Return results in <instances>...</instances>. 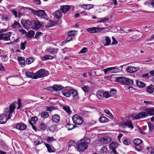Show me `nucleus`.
<instances>
[{
  "label": "nucleus",
  "instance_id": "f257e3e1",
  "mask_svg": "<svg viewBox=\"0 0 154 154\" xmlns=\"http://www.w3.org/2000/svg\"><path fill=\"white\" fill-rule=\"evenodd\" d=\"M91 141L90 139L88 137H85L81 140L76 145L77 150L80 152H82L88 148L89 144Z\"/></svg>",
  "mask_w": 154,
  "mask_h": 154
},
{
  "label": "nucleus",
  "instance_id": "f03ea898",
  "mask_svg": "<svg viewBox=\"0 0 154 154\" xmlns=\"http://www.w3.org/2000/svg\"><path fill=\"white\" fill-rule=\"evenodd\" d=\"M116 81L123 85L125 84L132 86L134 84V82L132 80L126 77H117L116 79Z\"/></svg>",
  "mask_w": 154,
  "mask_h": 154
},
{
  "label": "nucleus",
  "instance_id": "7ed1b4c3",
  "mask_svg": "<svg viewBox=\"0 0 154 154\" xmlns=\"http://www.w3.org/2000/svg\"><path fill=\"white\" fill-rule=\"evenodd\" d=\"M15 109V105L14 104V102L12 104H11L10 105L9 109L7 108L5 109V113H6L5 115H7L8 114V118L7 119H10L11 118L12 116L11 114L14 111V110Z\"/></svg>",
  "mask_w": 154,
  "mask_h": 154
},
{
  "label": "nucleus",
  "instance_id": "20e7f679",
  "mask_svg": "<svg viewBox=\"0 0 154 154\" xmlns=\"http://www.w3.org/2000/svg\"><path fill=\"white\" fill-rule=\"evenodd\" d=\"M72 120L74 124L77 125H81L83 123V118L78 114H75L72 116Z\"/></svg>",
  "mask_w": 154,
  "mask_h": 154
},
{
  "label": "nucleus",
  "instance_id": "39448f33",
  "mask_svg": "<svg viewBox=\"0 0 154 154\" xmlns=\"http://www.w3.org/2000/svg\"><path fill=\"white\" fill-rule=\"evenodd\" d=\"M33 14L39 17H42L45 19H48V16L45 11L43 10H33Z\"/></svg>",
  "mask_w": 154,
  "mask_h": 154
},
{
  "label": "nucleus",
  "instance_id": "423d86ee",
  "mask_svg": "<svg viewBox=\"0 0 154 154\" xmlns=\"http://www.w3.org/2000/svg\"><path fill=\"white\" fill-rule=\"evenodd\" d=\"M106 27L97 28L95 27L89 28L87 29V31L91 33L98 32L103 30L106 29Z\"/></svg>",
  "mask_w": 154,
  "mask_h": 154
},
{
  "label": "nucleus",
  "instance_id": "0eeeda50",
  "mask_svg": "<svg viewBox=\"0 0 154 154\" xmlns=\"http://www.w3.org/2000/svg\"><path fill=\"white\" fill-rule=\"evenodd\" d=\"M35 77L36 78V79L38 78L43 77L46 75V71L44 69H41L35 73Z\"/></svg>",
  "mask_w": 154,
  "mask_h": 154
},
{
  "label": "nucleus",
  "instance_id": "6e6552de",
  "mask_svg": "<svg viewBox=\"0 0 154 154\" xmlns=\"http://www.w3.org/2000/svg\"><path fill=\"white\" fill-rule=\"evenodd\" d=\"M139 69V68L138 67H135L131 66H130L127 67L126 70L127 72L130 73H134Z\"/></svg>",
  "mask_w": 154,
  "mask_h": 154
},
{
  "label": "nucleus",
  "instance_id": "1a4fd4ad",
  "mask_svg": "<svg viewBox=\"0 0 154 154\" xmlns=\"http://www.w3.org/2000/svg\"><path fill=\"white\" fill-rule=\"evenodd\" d=\"M11 33V32H9L8 34H0V40H4L5 41L10 40Z\"/></svg>",
  "mask_w": 154,
  "mask_h": 154
},
{
  "label": "nucleus",
  "instance_id": "9d476101",
  "mask_svg": "<svg viewBox=\"0 0 154 154\" xmlns=\"http://www.w3.org/2000/svg\"><path fill=\"white\" fill-rule=\"evenodd\" d=\"M34 21L33 20H26L22 21L21 23L23 26L25 28H26V26L28 25H31L32 27V25L33 24Z\"/></svg>",
  "mask_w": 154,
  "mask_h": 154
},
{
  "label": "nucleus",
  "instance_id": "9b49d317",
  "mask_svg": "<svg viewBox=\"0 0 154 154\" xmlns=\"http://www.w3.org/2000/svg\"><path fill=\"white\" fill-rule=\"evenodd\" d=\"M41 26V25L39 22L38 20H34L32 25V28L34 29L37 30Z\"/></svg>",
  "mask_w": 154,
  "mask_h": 154
},
{
  "label": "nucleus",
  "instance_id": "f8f14e48",
  "mask_svg": "<svg viewBox=\"0 0 154 154\" xmlns=\"http://www.w3.org/2000/svg\"><path fill=\"white\" fill-rule=\"evenodd\" d=\"M111 138L108 137H105L101 138L100 139V142L103 144H108L111 141Z\"/></svg>",
  "mask_w": 154,
  "mask_h": 154
},
{
  "label": "nucleus",
  "instance_id": "ddd939ff",
  "mask_svg": "<svg viewBox=\"0 0 154 154\" xmlns=\"http://www.w3.org/2000/svg\"><path fill=\"white\" fill-rule=\"evenodd\" d=\"M148 116V113L145 112H141L139 113L135 116L136 119H139L141 118H145Z\"/></svg>",
  "mask_w": 154,
  "mask_h": 154
},
{
  "label": "nucleus",
  "instance_id": "4468645a",
  "mask_svg": "<svg viewBox=\"0 0 154 154\" xmlns=\"http://www.w3.org/2000/svg\"><path fill=\"white\" fill-rule=\"evenodd\" d=\"M121 126L124 128H125L126 127L130 128L132 129L134 128V126L131 122H123L121 124Z\"/></svg>",
  "mask_w": 154,
  "mask_h": 154
},
{
  "label": "nucleus",
  "instance_id": "2eb2a0df",
  "mask_svg": "<svg viewBox=\"0 0 154 154\" xmlns=\"http://www.w3.org/2000/svg\"><path fill=\"white\" fill-rule=\"evenodd\" d=\"M27 128L26 125L24 124L19 123L17 124L16 128L20 131H23L25 129Z\"/></svg>",
  "mask_w": 154,
  "mask_h": 154
},
{
  "label": "nucleus",
  "instance_id": "dca6fc26",
  "mask_svg": "<svg viewBox=\"0 0 154 154\" xmlns=\"http://www.w3.org/2000/svg\"><path fill=\"white\" fill-rule=\"evenodd\" d=\"M7 115L5 114H1L0 115V123L5 124L7 121Z\"/></svg>",
  "mask_w": 154,
  "mask_h": 154
},
{
  "label": "nucleus",
  "instance_id": "f3484780",
  "mask_svg": "<svg viewBox=\"0 0 154 154\" xmlns=\"http://www.w3.org/2000/svg\"><path fill=\"white\" fill-rule=\"evenodd\" d=\"M60 116L57 114H55L53 115L52 117V121L54 122L57 123L59 122L60 121Z\"/></svg>",
  "mask_w": 154,
  "mask_h": 154
},
{
  "label": "nucleus",
  "instance_id": "a211bd4d",
  "mask_svg": "<svg viewBox=\"0 0 154 154\" xmlns=\"http://www.w3.org/2000/svg\"><path fill=\"white\" fill-rule=\"evenodd\" d=\"M70 8L69 6L68 5H63L60 6V9L63 13H65L69 11Z\"/></svg>",
  "mask_w": 154,
  "mask_h": 154
},
{
  "label": "nucleus",
  "instance_id": "6ab92c4d",
  "mask_svg": "<svg viewBox=\"0 0 154 154\" xmlns=\"http://www.w3.org/2000/svg\"><path fill=\"white\" fill-rule=\"evenodd\" d=\"M109 69L111 73H116L120 72L121 71V69L116 66L110 67Z\"/></svg>",
  "mask_w": 154,
  "mask_h": 154
},
{
  "label": "nucleus",
  "instance_id": "aec40b11",
  "mask_svg": "<svg viewBox=\"0 0 154 154\" xmlns=\"http://www.w3.org/2000/svg\"><path fill=\"white\" fill-rule=\"evenodd\" d=\"M25 75L28 78H31L33 79H36V78L35 77V76H36L35 73L32 72L27 71L25 73Z\"/></svg>",
  "mask_w": 154,
  "mask_h": 154
},
{
  "label": "nucleus",
  "instance_id": "412c9836",
  "mask_svg": "<svg viewBox=\"0 0 154 154\" xmlns=\"http://www.w3.org/2000/svg\"><path fill=\"white\" fill-rule=\"evenodd\" d=\"M69 91V90L64 89L62 91V93L64 96L66 97H69L70 96Z\"/></svg>",
  "mask_w": 154,
  "mask_h": 154
},
{
  "label": "nucleus",
  "instance_id": "4be33fe9",
  "mask_svg": "<svg viewBox=\"0 0 154 154\" xmlns=\"http://www.w3.org/2000/svg\"><path fill=\"white\" fill-rule=\"evenodd\" d=\"M54 16L55 18L59 19L61 17L62 14L60 11L57 10L54 13Z\"/></svg>",
  "mask_w": 154,
  "mask_h": 154
},
{
  "label": "nucleus",
  "instance_id": "5701e85b",
  "mask_svg": "<svg viewBox=\"0 0 154 154\" xmlns=\"http://www.w3.org/2000/svg\"><path fill=\"white\" fill-rule=\"evenodd\" d=\"M53 58V57L50 55H46L45 56L40 57L41 59L43 61L47 60H51Z\"/></svg>",
  "mask_w": 154,
  "mask_h": 154
},
{
  "label": "nucleus",
  "instance_id": "b1692460",
  "mask_svg": "<svg viewBox=\"0 0 154 154\" xmlns=\"http://www.w3.org/2000/svg\"><path fill=\"white\" fill-rule=\"evenodd\" d=\"M38 120V118L36 116L32 117L30 120L29 121V123L31 125H34L35 123Z\"/></svg>",
  "mask_w": 154,
  "mask_h": 154
},
{
  "label": "nucleus",
  "instance_id": "393cba45",
  "mask_svg": "<svg viewBox=\"0 0 154 154\" xmlns=\"http://www.w3.org/2000/svg\"><path fill=\"white\" fill-rule=\"evenodd\" d=\"M45 145L47 147L48 151L49 152H54V148L52 147V146L47 143L45 144Z\"/></svg>",
  "mask_w": 154,
  "mask_h": 154
},
{
  "label": "nucleus",
  "instance_id": "a878e982",
  "mask_svg": "<svg viewBox=\"0 0 154 154\" xmlns=\"http://www.w3.org/2000/svg\"><path fill=\"white\" fill-rule=\"evenodd\" d=\"M94 5L91 4L83 5L81 7L82 8L86 10H90L93 8Z\"/></svg>",
  "mask_w": 154,
  "mask_h": 154
},
{
  "label": "nucleus",
  "instance_id": "bb28decb",
  "mask_svg": "<svg viewBox=\"0 0 154 154\" xmlns=\"http://www.w3.org/2000/svg\"><path fill=\"white\" fill-rule=\"evenodd\" d=\"M70 95H71L73 97H74L78 94V92L75 89H71L69 90Z\"/></svg>",
  "mask_w": 154,
  "mask_h": 154
},
{
  "label": "nucleus",
  "instance_id": "cd10ccee",
  "mask_svg": "<svg viewBox=\"0 0 154 154\" xmlns=\"http://www.w3.org/2000/svg\"><path fill=\"white\" fill-rule=\"evenodd\" d=\"M118 146V144L116 142H112L109 145L110 148L112 150H116L115 149Z\"/></svg>",
  "mask_w": 154,
  "mask_h": 154
},
{
  "label": "nucleus",
  "instance_id": "c85d7f7f",
  "mask_svg": "<svg viewBox=\"0 0 154 154\" xmlns=\"http://www.w3.org/2000/svg\"><path fill=\"white\" fill-rule=\"evenodd\" d=\"M53 89L56 91H59L63 89V87L60 85H54L53 86Z\"/></svg>",
  "mask_w": 154,
  "mask_h": 154
},
{
  "label": "nucleus",
  "instance_id": "c756f323",
  "mask_svg": "<svg viewBox=\"0 0 154 154\" xmlns=\"http://www.w3.org/2000/svg\"><path fill=\"white\" fill-rule=\"evenodd\" d=\"M35 34L34 31L32 30L29 31L26 34V35L27 37L29 38H32L33 37Z\"/></svg>",
  "mask_w": 154,
  "mask_h": 154
},
{
  "label": "nucleus",
  "instance_id": "7c9ffc66",
  "mask_svg": "<svg viewBox=\"0 0 154 154\" xmlns=\"http://www.w3.org/2000/svg\"><path fill=\"white\" fill-rule=\"evenodd\" d=\"M103 91H98L97 93V96L99 99H101L103 98Z\"/></svg>",
  "mask_w": 154,
  "mask_h": 154
},
{
  "label": "nucleus",
  "instance_id": "2f4dec72",
  "mask_svg": "<svg viewBox=\"0 0 154 154\" xmlns=\"http://www.w3.org/2000/svg\"><path fill=\"white\" fill-rule=\"evenodd\" d=\"M136 83L137 85L140 88H142L145 86V85L144 83L139 80L136 81Z\"/></svg>",
  "mask_w": 154,
  "mask_h": 154
},
{
  "label": "nucleus",
  "instance_id": "473e14b6",
  "mask_svg": "<svg viewBox=\"0 0 154 154\" xmlns=\"http://www.w3.org/2000/svg\"><path fill=\"white\" fill-rule=\"evenodd\" d=\"M153 87V86L151 85L148 86L146 89L147 92L150 94L152 93L154 91Z\"/></svg>",
  "mask_w": 154,
  "mask_h": 154
},
{
  "label": "nucleus",
  "instance_id": "72a5a7b5",
  "mask_svg": "<svg viewBox=\"0 0 154 154\" xmlns=\"http://www.w3.org/2000/svg\"><path fill=\"white\" fill-rule=\"evenodd\" d=\"M148 115L149 114L150 116L154 115V107L147 109Z\"/></svg>",
  "mask_w": 154,
  "mask_h": 154
},
{
  "label": "nucleus",
  "instance_id": "f704fd0d",
  "mask_svg": "<svg viewBox=\"0 0 154 154\" xmlns=\"http://www.w3.org/2000/svg\"><path fill=\"white\" fill-rule=\"evenodd\" d=\"M66 127L68 129V131L72 130V129L75 128L77 126L73 124H69L66 125Z\"/></svg>",
  "mask_w": 154,
  "mask_h": 154
},
{
  "label": "nucleus",
  "instance_id": "c9c22d12",
  "mask_svg": "<svg viewBox=\"0 0 154 154\" xmlns=\"http://www.w3.org/2000/svg\"><path fill=\"white\" fill-rule=\"evenodd\" d=\"M133 142L135 145H140L142 142V140L139 138H137L134 140Z\"/></svg>",
  "mask_w": 154,
  "mask_h": 154
},
{
  "label": "nucleus",
  "instance_id": "e433bc0d",
  "mask_svg": "<svg viewBox=\"0 0 154 154\" xmlns=\"http://www.w3.org/2000/svg\"><path fill=\"white\" fill-rule=\"evenodd\" d=\"M63 109L68 114H70L72 112V111L70 110V107L68 106H63Z\"/></svg>",
  "mask_w": 154,
  "mask_h": 154
},
{
  "label": "nucleus",
  "instance_id": "4c0bfd02",
  "mask_svg": "<svg viewBox=\"0 0 154 154\" xmlns=\"http://www.w3.org/2000/svg\"><path fill=\"white\" fill-rule=\"evenodd\" d=\"M17 59L18 61L20 64L24 65L25 63V61L23 58L21 57H18Z\"/></svg>",
  "mask_w": 154,
  "mask_h": 154
},
{
  "label": "nucleus",
  "instance_id": "58836bf2",
  "mask_svg": "<svg viewBox=\"0 0 154 154\" xmlns=\"http://www.w3.org/2000/svg\"><path fill=\"white\" fill-rule=\"evenodd\" d=\"M106 43L104 44L105 46L109 45L111 43V40L110 38L108 36L105 37Z\"/></svg>",
  "mask_w": 154,
  "mask_h": 154
},
{
  "label": "nucleus",
  "instance_id": "ea45409f",
  "mask_svg": "<svg viewBox=\"0 0 154 154\" xmlns=\"http://www.w3.org/2000/svg\"><path fill=\"white\" fill-rule=\"evenodd\" d=\"M83 91L85 93H89L90 92V88L88 86H85L82 88Z\"/></svg>",
  "mask_w": 154,
  "mask_h": 154
},
{
  "label": "nucleus",
  "instance_id": "a19ab883",
  "mask_svg": "<svg viewBox=\"0 0 154 154\" xmlns=\"http://www.w3.org/2000/svg\"><path fill=\"white\" fill-rule=\"evenodd\" d=\"M20 24L17 21H15L13 24L11 26V27L13 28H19L20 27Z\"/></svg>",
  "mask_w": 154,
  "mask_h": 154
},
{
  "label": "nucleus",
  "instance_id": "79ce46f5",
  "mask_svg": "<svg viewBox=\"0 0 154 154\" xmlns=\"http://www.w3.org/2000/svg\"><path fill=\"white\" fill-rule=\"evenodd\" d=\"M100 121L101 123H105L108 122L109 119L104 117H100L99 118Z\"/></svg>",
  "mask_w": 154,
  "mask_h": 154
},
{
  "label": "nucleus",
  "instance_id": "37998d69",
  "mask_svg": "<svg viewBox=\"0 0 154 154\" xmlns=\"http://www.w3.org/2000/svg\"><path fill=\"white\" fill-rule=\"evenodd\" d=\"M123 143L125 145H128L131 143V140L129 138H125L124 140Z\"/></svg>",
  "mask_w": 154,
  "mask_h": 154
},
{
  "label": "nucleus",
  "instance_id": "c03bdc74",
  "mask_svg": "<svg viewBox=\"0 0 154 154\" xmlns=\"http://www.w3.org/2000/svg\"><path fill=\"white\" fill-rule=\"evenodd\" d=\"M42 117L44 118H46L49 116V114L48 113L44 111L42 112L41 114Z\"/></svg>",
  "mask_w": 154,
  "mask_h": 154
},
{
  "label": "nucleus",
  "instance_id": "a18cd8bd",
  "mask_svg": "<svg viewBox=\"0 0 154 154\" xmlns=\"http://www.w3.org/2000/svg\"><path fill=\"white\" fill-rule=\"evenodd\" d=\"M109 18H106L104 19H101L97 21V23H107L109 21Z\"/></svg>",
  "mask_w": 154,
  "mask_h": 154
},
{
  "label": "nucleus",
  "instance_id": "49530a36",
  "mask_svg": "<svg viewBox=\"0 0 154 154\" xmlns=\"http://www.w3.org/2000/svg\"><path fill=\"white\" fill-rule=\"evenodd\" d=\"M58 49L55 48H52L48 50L49 52L51 54H56L57 53Z\"/></svg>",
  "mask_w": 154,
  "mask_h": 154
},
{
  "label": "nucleus",
  "instance_id": "de8ad7c7",
  "mask_svg": "<svg viewBox=\"0 0 154 154\" xmlns=\"http://www.w3.org/2000/svg\"><path fill=\"white\" fill-rule=\"evenodd\" d=\"M103 98L105 97V98H107L109 97L110 96V95L108 92L103 91Z\"/></svg>",
  "mask_w": 154,
  "mask_h": 154
},
{
  "label": "nucleus",
  "instance_id": "09e8293b",
  "mask_svg": "<svg viewBox=\"0 0 154 154\" xmlns=\"http://www.w3.org/2000/svg\"><path fill=\"white\" fill-rule=\"evenodd\" d=\"M39 128L42 130L44 131L46 129L47 127L45 123H42L40 125Z\"/></svg>",
  "mask_w": 154,
  "mask_h": 154
},
{
  "label": "nucleus",
  "instance_id": "8fccbe9b",
  "mask_svg": "<svg viewBox=\"0 0 154 154\" xmlns=\"http://www.w3.org/2000/svg\"><path fill=\"white\" fill-rule=\"evenodd\" d=\"M26 44V42L25 41L23 43H22L20 45V49L21 50H24L26 48L25 45Z\"/></svg>",
  "mask_w": 154,
  "mask_h": 154
},
{
  "label": "nucleus",
  "instance_id": "3c124183",
  "mask_svg": "<svg viewBox=\"0 0 154 154\" xmlns=\"http://www.w3.org/2000/svg\"><path fill=\"white\" fill-rule=\"evenodd\" d=\"M88 51V48L86 47L83 48L81 51L79 52V54H84L87 52Z\"/></svg>",
  "mask_w": 154,
  "mask_h": 154
},
{
  "label": "nucleus",
  "instance_id": "603ef678",
  "mask_svg": "<svg viewBox=\"0 0 154 154\" xmlns=\"http://www.w3.org/2000/svg\"><path fill=\"white\" fill-rule=\"evenodd\" d=\"M104 112L106 113L109 115V116L111 117L112 118H113V115L112 113L110 112V111L108 109H105L104 111Z\"/></svg>",
  "mask_w": 154,
  "mask_h": 154
},
{
  "label": "nucleus",
  "instance_id": "864d4df0",
  "mask_svg": "<svg viewBox=\"0 0 154 154\" xmlns=\"http://www.w3.org/2000/svg\"><path fill=\"white\" fill-rule=\"evenodd\" d=\"M76 31H75L72 30L69 31L68 32V35L69 36L75 35Z\"/></svg>",
  "mask_w": 154,
  "mask_h": 154
},
{
  "label": "nucleus",
  "instance_id": "5fc2aeb1",
  "mask_svg": "<svg viewBox=\"0 0 154 154\" xmlns=\"http://www.w3.org/2000/svg\"><path fill=\"white\" fill-rule=\"evenodd\" d=\"M50 131L51 132H54L56 129V127L55 125H51L50 127H49Z\"/></svg>",
  "mask_w": 154,
  "mask_h": 154
},
{
  "label": "nucleus",
  "instance_id": "6e6d98bb",
  "mask_svg": "<svg viewBox=\"0 0 154 154\" xmlns=\"http://www.w3.org/2000/svg\"><path fill=\"white\" fill-rule=\"evenodd\" d=\"M135 148L138 151H141L142 149V146H140V145H135Z\"/></svg>",
  "mask_w": 154,
  "mask_h": 154
},
{
  "label": "nucleus",
  "instance_id": "4d7b16f0",
  "mask_svg": "<svg viewBox=\"0 0 154 154\" xmlns=\"http://www.w3.org/2000/svg\"><path fill=\"white\" fill-rule=\"evenodd\" d=\"M33 61V59L32 58H29L26 60V63L29 64L32 63Z\"/></svg>",
  "mask_w": 154,
  "mask_h": 154
},
{
  "label": "nucleus",
  "instance_id": "13d9d810",
  "mask_svg": "<svg viewBox=\"0 0 154 154\" xmlns=\"http://www.w3.org/2000/svg\"><path fill=\"white\" fill-rule=\"evenodd\" d=\"M107 148L106 147L103 146L101 149L100 152L102 153H104L107 151Z\"/></svg>",
  "mask_w": 154,
  "mask_h": 154
},
{
  "label": "nucleus",
  "instance_id": "bf43d9fd",
  "mask_svg": "<svg viewBox=\"0 0 154 154\" xmlns=\"http://www.w3.org/2000/svg\"><path fill=\"white\" fill-rule=\"evenodd\" d=\"M10 11L11 12H12V13L14 15V16L16 17H17L18 16L17 14V11H15V10L14 9L11 10H10Z\"/></svg>",
  "mask_w": 154,
  "mask_h": 154
},
{
  "label": "nucleus",
  "instance_id": "052dcab7",
  "mask_svg": "<svg viewBox=\"0 0 154 154\" xmlns=\"http://www.w3.org/2000/svg\"><path fill=\"white\" fill-rule=\"evenodd\" d=\"M47 140L48 141L50 142L53 141L55 140V139L54 138L50 137H47Z\"/></svg>",
  "mask_w": 154,
  "mask_h": 154
},
{
  "label": "nucleus",
  "instance_id": "680f3d73",
  "mask_svg": "<svg viewBox=\"0 0 154 154\" xmlns=\"http://www.w3.org/2000/svg\"><path fill=\"white\" fill-rule=\"evenodd\" d=\"M42 34V33L41 32H37L35 36V37L36 38H38L39 37L41 36Z\"/></svg>",
  "mask_w": 154,
  "mask_h": 154
},
{
  "label": "nucleus",
  "instance_id": "e2e57ef3",
  "mask_svg": "<svg viewBox=\"0 0 154 154\" xmlns=\"http://www.w3.org/2000/svg\"><path fill=\"white\" fill-rule=\"evenodd\" d=\"M112 39L113 41L112 45H113L117 44L118 43V42L115 38L114 37H112Z\"/></svg>",
  "mask_w": 154,
  "mask_h": 154
},
{
  "label": "nucleus",
  "instance_id": "0e129e2a",
  "mask_svg": "<svg viewBox=\"0 0 154 154\" xmlns=\"http://www.w3.org/2000/svg\"><path fill=\"white\" fill-rule=\"evenodd\" d=\"M34 143L35 145H37L39 144H40L42 143V141H41L38 140H35L34 141Z\"/></svg>",
  "mask_w": 154,
  "mask_h": 154
},
{
  "label": "nucleus",
  "instance_id": "69168bd1",
  "mask_svg": "<svg viewBox=\"0 0 154 154\" xmlns=\"http://www.w3.org/2000/svg\"><path fill=\"white\" fill-rule=\"evenodd\" d=\"M149 131H151L153 128V126L151 123H148Z\"/></svg>",
  "mask_w": 154,
  "mask_h": 154
},
{
  "label": "nucleus",
  "instance_id": "338daca9",
  "mask_svg": "<svg viewBox=\"0 0 154 154\" xmlns=\"http://www.w3.org/2000/svg\"><path fill=\"white\" fill-rule=\"evenodd\" d=\"M34 3L37 5H40L41 4L40 0H33Z\"/></svg>",
  "mask_w": 154,
  "mask_h": 154
},
{
  "label": "nucleus",
  "instance_id": "774afa93",
  "mask_svg": "<svg viewBox=\"0 0 154 154\" xmlns=\"http://www.w3.org/2000/svg\"><path fill=\"white\" fill-rule=\"evenodd\" d=\"M54 108L53 106H51L50 107H47L46 108V110L47 111H51L52 110H53Z\"/></svg>",
  "mask_w": 154,
  "mask_h": 154
}]
</instances>
